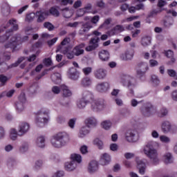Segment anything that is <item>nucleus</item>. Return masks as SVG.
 Returning <instances> with one entry per match:
<instances>
[{"label": "nucleus", "mask_w": 177, "mask_h": 177, "mask_svg": "<svg viewBox=\"0 0 177 177\" xmlns=\"http://www.w3.org/2000/svg\"><path fill=\"white\" fill-rule=\"evenodd\" d=\"M156 145H158V143L153 141L149 142L144 147L143 152L153 164L157 165L160 162V158H158V151L154 148Z\"/></svg>", "instance_id": "f257e3e1"}, {"label": "nucleus", "mask_w": 177, "mask_h": 177, "mask_svg": "<svg viewBox=\"0 0 177 177\" xmlns=\"http://www.w3.org/2000/svg\"><path fill=\"white\" fill-rule=\"evenodd\" d=\"M50 142L53 147L62 149L70 142V137L66 132H59L52 137Z\"/></svg>", "instance_id": "f03ea898"}, {"label": "nucleus", "mask_w": 177, "mask_h": 177, "mask_svg": "<svg viewBox=\"0 0 177 177\" xmlns=\"http://www.w3.org/2000/svg\"><path fill=\"white\" fill-rule=\"evenodd\" d=\"M71 162H68L65 164V169L66 171H74L77 168V162L80 164L82 161L81 155L77 153H73L71 155Z\"/></svg>", "instance_id": "7ed1b4c3"}, {"label": "nucleus", "mask_w": 177, "mask_h": 177, "mask_svg": "<svg viewBox=\"0 0 177 177\" xmlns=\"http://www.w3.org/2000/svg\"><path fill=\"white\" fill-rule=\"evenodd\" d=\"M37 114V115L35 118L36 124L37 127H44V125L48 122V120H49L48 111L45 110H40Z\"/></svg>", "instance_id": "20e7f679"}, {"label": "nucleus", "mask_w": 177, "mask_h": 177, "mask_svg": "<svg viewBox=\"0 0 177 177\" xmlns=\"http://www.w3.org/2000/svg\"><path fill=\"white\" fill-rule=\"evenodd\" d=\"M93 34H94L95 37L91 39L89 46L86 47V52H92V50H95V49L99 48V41H100V39L98 37L102 35V33L95 30Z\"/></svg>", "instance_id": "39448f33"}, {"label": "nucleus", "mask_w": 177, "mask_h": 177, "mask_svg": "<svg viewBox=\"0 0 177 177\" xmlns=\"http://www.w3.org/2000/svg\"><path fill=\"white\" fill-rule=\"evenodd\" d=\"M161 131L163 133H169V132L171 133H176V130L175 129L174 126L168 120L162 122Z\"/></svg>", "instance_id": "423d86ee"}, {"label": "nucleus", "mask_w": 177, "mask_h": 177, "mask_svg": "<svg viewBox=\"0 0 177 177\" xmlns=\"http://www.w3.org/2000/svg\"><path fill=\"white\" fill-rule=\"evenodd\" d=\"M91 109L94 111H102L106 109V101L103 99L95 100L91 103Z\"/></svg>", "instance_id": "0eeeda50"}, {"label": "nucleus", "mask_w": 177, "mask_h": 177, "mask_svg": "<svg viewBox=\"0 0 177 177\" xmlns=\"http://www.w3.org/2000/svg\"><path fill=\"white\" fill-rule=\"evenodd\" d=\"M153 110H154V106L151 103H147L140 108V112L145 117L153 115Z\"/></svg>", "instance_id": "6e6552de"}, {"label": "nucleus", "mask_w": 177, "mask_h": 177, "mask_svg": "<svg viewBox=\"0 0 177 177\" xmlns=\"http://www.w3.org/2000/svg\"><path fill=\"white\" fill-rule=\"evenodd\" d=\"M138 67L139 68H141V69L137 70V75L140 78L143 77V75L146 74V72L147 71V70H149V65H147V63L146 62H140L138 64Z\"/></svg>", "instance_id": "1a4fd4ad"}, {"label": "nucleus", "mask_w": 177, "mask_h": 177, "mask_svg": "<svg viewBox=\"0 0 177 177\" xmlns=\"http://www.w3.org/2000/svg\"><path fill=\"white\" fill-rule=\"evenodd\" d=\"M136 162L137 164V168L139 169V174L140 175H145L146 172V162L145 160H141L139 157H136Z\"/></svg>", "instance_id": "9d476101"}, {"label": "nucleus", "mask_w": 177, "mask_h": 177, "mask_svg": "<svg viewBox=\"0 0 177 177\" xmlns=\"http://www.w3.org/2000/svg\"><path fill=\"white\" fill-rule=\"evenodd\" d=\"M125 139L127 142H133L138 140V136H136V131L135 130H127L125 133Z\"/></svg>", "instance_id": "9b49d317"}, {"label": "nucleus", "mask_w": 177, "mask_h": 177, "mask_svg": "<svg viewBox=\"0 0 177 177\" xmlns=\"http://www.w3.org/2000/svg\"><path fill=\"white\" fill-rule=\"evenodd\" d=\"M68 77L72 81H78L80 79V72L75 68H71L68 71Z\"/></svg>", "instance_id": "f8f14e48"}, {"label": "nucleus", "mask_w": 177, "mask_h": 177, "mask_svg": "<svg viewBox=\"0 0 177 177\" xmlns=\"http://www.w3.org/2000/svg\"><path fill=\"white\" fill-rule=\"evenodd\" d=\"M30 131V124L27 122H23L19 126V136H24Z\"/></svg>", "instance_id": "ddd939ff"}, {"label": "nucleus", "mask_w": 177, "mask_h": 177, "mask_svg": "<svg viewBox=\"0 0 177 177\" xmlns=\"http://www.w3.org/2000/svg\"><path fill=\"white\" fill-rule=\"evenodd\" d=\"M92 23L88 21L85 23H82V26L79 30L80 35H85L86 32H89L91 28H93Z\"/></svg>", "instance_id": "4468645a"}, {"label": "nucleus", "mask_w": 177, "mask_h": 177, "mask_svg": "<svg viewBox=\"0 0 177 177\" xmlns=\"http://www.w3.org/2000/svg\"><path fill=\"white\" fill-rule=\"evenodd\" d=\"M106 75H107V72L104 68H97L94 71V77L97 80H104L106 78Z\"/></svg>", "instance_id": "2eb2a0df"}, {"label": "nucleus", "mask_w": 177, "mask_h": 177, "mask_svg": "<svg viewBox=\"0 0 177 177\" xmlns=\"http://www.w3.org/2000/svg\"><path fill=\"white\" fill-rule=\"evenodd\" d=\"M49 16V11H37L36 17H37V23H42L45 21V19Z\"/></svg>", "instance_id": "dca6fc26"}, {"label": "nucleus", "mask_w": 177, "mask_h": 177, "mask_svg": "<svg viewBox=\"0 0 177 177\" xmlns=\"http://www.w3.org/2000/svg\"><path fill=\"white\" fill-rule=\"evenodd\" d=\"M132 77L129 75H122L120 76V82L123 84L124 86H131L132 85Z\"/></svg>", "instance_id": "f3484780"}, {"label": "nucleus", "mask_w": 177, "mask_h": 177, "mask_svg": "<svg viewBox=\"0 0 177 177\" xmlns=\"http://www.w3.org/2000/svg\"><path fill=\"white\" fill-rule=\"evenodd\" d=\"M17 47V36L15 35L10 38V41L5 45V48H10L12 49V52H15V49Z\"/></svg>", "instance_id": "a211bd4d"}, {"label": "nucleus", "mask_w": 177, "mask_h": 177, "mask_svg": "<svg viewBox=\"0 0 177 177\" xmlns=\"http://www.w3.org/2000/svg\"><path fill=\"white\" fill-rule=\"evenodd\" d=\"M110 88V84L107 82H100L96 85V90L97 92H107Z\"/></svg>", "instance_id": "6ab92c4d"}, {"label": "nucleus", "mask_w": 177, "mask_h": 177, "mask_svg": "<svg viewBox=\"0 0 177 177\" xmlns=\"http://www.w3.org/2000/svg\"><path fill=\"white\" fill-rule=\"evenodd\" d=\"M99 169V164L96 160H93L88 164V171L89 174H95Z\"/></svg>", "instance_id": "aec40b11"}, {"label": "nucleus", "mask_w": 177, "mask_h": 177, "mask_svg": "<svg viewBox=\"0 0 177 177\" xmlns=\"http://www.w3.org/2000/svg\"><path fill=\"white\" fill-rule=\"evenodd\" d=\"M125 29L122 25H117L113 29L108 32V34L110 37L113 35H115V34H120V32H122Z\"/></svg>", "instance_id": "412c9836"}, {"label": "nucleus", "mask_w": 177, "mask_h": 177, "mask_svg": "<svg viewBox=\"0 0 177 177\" xmlns=\"http://www.w3.org/2000/svg\"><path fill=\"white\" fill-rule=\"evenodd\" d=\"M84 122L88 128H92L96 127L97 124V120L95 117H89L84 120Z\"/></svg>", "instance_id": "4be33fe9"}, {"label": "nucleus", "mask_w": 177, "mask_h": 177, "mask_svg": "<svg viewBox=\"0 0 177 177\" xmlns=\"http://www.w3.org/2000/svg\"><path fill=\"white\" fill-rule=\"evenodd\" d=\"M84 48H85V44L84 43L76 46L73 50V53H74L75 56L84 55Z\"/></svg>", "instance_id": "5701e85b"}, {"label": "nucleus", "mask_w": 177, "mask_h": 177, "mask_svg": "<svg viewBox=\"0 0 177 177\" xmlns=\"http://www.w3.org/2000/svg\"><path fill=\"white\" fill-rule=\"evenodd\" d=\"M82 99L89 103L91 100H93V94L88 90H84L82 93Z\"/></svg>", "instance_id": "b1692460"}, {"label": "nucleus", "mask_w": 177, "mask_h": 177, "mask_svg": "<svg viewBox=\"0 0 177 177\" xmlns=\"http://www.w3.org/2000/svg\"><path fill=\"white\" fill-rule=\"evenodd\" d=\"M99 59L102 60V62H109V59H110V53L109 51L106 50H102L98 53Z\"/></svg>", "instance_id": "393cba45"}, {"label": "nucleus", "mask_w": 177, "mask_h": 177, "mask_svg": "<svg viewBox=\"0 0 177 177\" xmlns=\"http://www.w3.org/2000/svg\"><path fill=\"white\" fill-rule=\"evenodd\" d=\"M59 52L60 53H63V55H65L66 56L67 59H74V53L71 50H70L68 48L63 49V48L59 47Z\"/></svg>", "instance_id": "a878e982"}, {"label": "nucleus", "mask_w": 177, "mask_h": 177, "mask_svg": "<svg viewBox=\"0 0 177 177\" xmlns=\"http://www.w3.org/2000/svg\"><path fill=\"white\" fill-rule=\"evenodd\" d=\"M80 85L83 88H89L92 85V79L89 77H84L80 81Z\"/></svg>", "instance_id": "bb28decb"}, {"label": "nucleus", "mask_w": 177, "mask_h": 177, "mask_svg": "<svg viewBox=\"0 0 177 177\" xmlns=\"http://www.w3.org/2000/svg\"><path fill=\"white\" fill-rule=\"evenodd\" d=\"M163 161L165 164H173L174 163V156H172V153H166L163 155Z\"/></svg>", "instance_id": "cd10ccee"}, {"label": "nucleus", "mask_w": 177, "mask_h": 177, "mask_svg": "<svg viewBox=\"0 0 177 177\" xmlns=\"http://www.w3.org/2000/svg\"><path fill=\"white\" fill-rule=\"evenodd\" d=\"M70 38L68 37L64 39V40L61 42V44L57 48L56 52H60V50H59V48H62V49H68L67 45L70 44Z\"/></svg>", "instance_id": "c85d7f7f"}, {"label": "nucleus", "mask_w": 177, "mask_h": 177, "mask_svg": "<svg viewBox=\"0 0 177 177\" xmlns=\"http://www.w3.org/2000/svg\"><path fill=\"white\" fill-rule=\"evenodd\" d=\"M111 158H110V155L108 153H104L101 156L100 162L102 165H107L111 161Z\"/></svg>", "instance_id": "c756f323"}, {"label": "nucleus", "mask_w": 177, "mask_h": 177, "mask_svg": "<svg viewBox=\"0 0 177 177\" xmlns=\"http://www.w3.org/2000/svg\"><path fill=\"white\" fill-rule=\"evenodd\" d=\"M36 146L40 149L45 147V137L39 136L36 140Z\"/></svg>", "instance_id": "7c9ffc66"}, {"label": "nucleus", "mask_w": 177, "mask_h": 177, "mask_svg": "<svg viewBox=\"0 0 177 177\" xmlns=\"http://www.w3.org/2000/svg\"><path fill=\"white\" fill-rule=\"evenodd\" d=\"M88 127H82L78 133L79 138H85L87 135H89L90 131L88 129Z\"/></svg>", "instance_id": "2f4dec72"}, {"label": "nucleus", "mask_w": 177, "mask_h": 177, "mask_svg": "<svg viewBox=\"0 0 177 177\" xmlns=\"http://www.w3.org/2000/svg\"><path fill=\"white\" fill-rule=\"evenodd\" d=\"M61 89L62 91V95L64 97H68L71 96V95H73L71 91H70V89H68V87H67V86L66 85H62Z\"/></svg>", "instance_id": "473e14b6"}, {"label": "nucleus", "mask_w": 177, "mask_h": 177, "mask_svg": "<svg viewBox=\"0 0 177 177\" xmlns=\"http://www.w3.org/2000/svg\"><path fill=\"white\" fill-rule=\"evenodd\" d=\"M151 44V37L144 36L141 39V45L142 46H149Z\"/></svg>", "instance_id": "72a5a7b5"}, {"label": "nucleus", "mask_w": 177, "mask_h": 177, "mask_svg": "<svg viewBox=\"0 0 177 177\" xmlns=\"http://www.w3.org/2000/svg\"><path fill=\"white\" fill-rule=\"evenodd\" d=\"M165 56H167V57L171 59V61L169 62V64H174V63H175L176 59L174 57V51L168 50L167 51L165 52Z\"/></svg>", "instance_id": "f704fd0d"}, {"label": "nucleus", "mask_w": 177, "mask_h": 177, "mask_svg": "<svg viewBox=\"0 0 177 177\" xmlns=\"http://www.w3.org/2000/svg\"><path fill=\"white\" fill-rule=\"evenodd\" d=\"M51 80L55 84H60L62 82V75L59 73H54L51 75Z\"/></svg>", "instance_id": "c9c22d12"}, {"label": "nucleus", "mask_w": 177, "mask_h": 177, "mask_svg": "<svg viewBox=\"0 0 177 177\" xmlns=\"http://www.w3.org/2000/svg\"><path fill=\"white\" fill-rule=\"evenodd\" d=\"M1 12L5 16H8L10 12V6L7 3H3L1 5Z\"/></svg>", "instance_id": "e433bc0d"}, {"label": "nucleus", "mask_w": 177, "mask_h": 177, "mask_svg": "<svg viewBox=\"0 0 177 177\" xmlns=\"http://www.w3.org/2000/svg\"><path fill=\"white\" fill-rule=\"evenodd\" d=\"M9 26H12L14 31H17L19 30V25H17V21L15 19H10L8 21L6 27H9Z\"/></svg>", "instance_id": "4c0bfd02"}, {"label": "nucleus", "mask_w": 177, "mask_h": 177, "mask_svg": "<svg viewBox=\"0 0 177 177\" xmlns=\"http://www.w3.org/2000/svg\"><path fill=\"white\" fill-rule=\"evenodd\" d=\"M17 136H19V131L16 129H10V139L11 140H16L17 139Z\"/></svg>", "instance_id": "58836bf2"}, {"label": "nucleus", "mask_w": 177, "mask_h": 177, "mask_svg": "<svg viewBox=\"0 0 177 177\" xmlns=\"http://www.w3.org/2000/svg\"><path fill=\"white\" fill-rule=\"evenodd\" d=\"M88 103H89L88 101H86L82 98L77 101V107L80 110H82V109H85V107H86V104Z\"/></svg>", "instance_id": "ea45409f"}, {"label": "nucleus", "mask_w": 177, "mask_h": 177, "mask_svg": "<svg viewBox=\"0 0 177 177\" xmlns=\"http://www.w3.org/2000/svg\"><path fill=\"white\" fill-rule=\"evenodd\" d=\"M171 26H174V19L172 17L166 18L164 21V26L166 28H169Z\"/></svg>", "instance_id": "a19ab883"}, {"label": "nucleus", "mask_w": 177, "mask_h": 177, "mask_svg": "<svg viewBox=\"0 0 177 177\" xmlns=\"http://www.w3.org/2000/svg\"><path fill=\"white\" fill-rule=\"evenodd\" d=\"M135 51L133 50H127L125 53V57L124 60H132Z\"/></svg>", "instance_id": "79ce46f5"}, {"label": "nucleus", "mask_w": 177, "mask_h": 177, "mask_svg": "<svg viewBox=\"0 0 177 177\" xmlns=\"http://www.w3.org/2000/svg\"><path fill=\"white\" fill-rule=\"evenodd\" d=\"M145 7V6L143 5V3H140L138 5H137L136 7H130L129 8V13H135V12H136V10H140V9H143V8Z\"/></svg>", "instance_id": "37998d69"}, {"label": "nucleus", "mask_w": 177, "mask_h": 177, "mask_svg": "<svg viewBox=\"0 0 177 177\" xmlns=\"http://www.w3.org/2000/svg\"><path fill=\"white\" fill-rule=\"evenodd\" d=\"M102 127L106 131H109L111 128V121L110 120H104L101 123Z\"/></svg>", "instance_id": "c03bdc74"}, {"label": "nucleus", "mask_w": 177, "mask_h": 177, "mask_svg": "<svg viewBox=\"0 0 177 177\" xmlns=\"http://www.w3.org/2000/svg\"><path fill=\"white\" fill-rule=\"evenodd\" d=\"M62 15L65 19H70L73 16V12L68 8H65L62 10Z\"/></svg>", "instance_id": "a18cd8bd"}, {"label": "nucleus", "mask_w": 177, "mask_h": 177, "mask_svg": "<svg viewBox=\"0 0 177 177\" xmlns=\"http://www.w3.org/2000/svg\"><path fill=\"white\" fill-rule=\"evenodd\" d=\"M93 145H95V146H97V147H98V149H100V150H102V149H103V147L104 146V145L103 144V141H102L99 138H95L93 141Z\"/></svg>", "instance_id": "49530a36"}, {"label": "nucleus", "mask_w": 177, "mask_h": 177, "mask_svg": "<svg viewBox=\"0 0 177 177\" xmlns=\"http://www.w3.org/2000/svg\"><path fill=\"white\" fill-rule=\"evenodd\" d=\"M15 109L17 113H21L24 110V103L17 102L15 103Z\"/></svg>", "instance_id": "de8ad7c7"}, {"label": "nucleus", "mask_w": 177, "mask_h": 177, "mask_svg": "<svg viewBox=\"0 0 177 177\" xmlns=\"http://www.w3.org/2000/svg\"><path fill=\"white\" fill-rule=\"evenodd\" d=\"M44 28H47L48 31H53L55 30V26L50 22H45L44 24Z\"/></svg>", "instance_id": "09e8293b"}, {"label": "nucleus", "mask_w": 177, "mask_h": 177, "mask_svg": "<svg viewBox=\"0 0 177 177\" xmlns=\"http://www.w3.org/2000/svg\"><path fill=\"white\" fill-rule=\"evenodd\" d=\"M159 139L162 143H170L171 142V138L167 136H160L159 137Z\"/></svg>", "instance_id": "8fccbe9b"}, {"label": "nucleus", "mask_w": 177, "mask_h": 177, "mask_svg": "<svg viewBox=\"0 0 177 177\" xmlns=\"http://www.w3.org/2000/svg\"><path fill=\"white\" fill-rule=\"evenodd\" d=\"M38 55H39V53L38 52H37L36 54H32L27 57V61L29 62H35V60H37V57H38Z\"/></svg>", "instance_id": "3c124183"}, {"label": "nucleus", "mask_w": 177, "mask_h": 177, "mask_svg": "<svg viewBox=\"0 0 177 177\" xmlns=\"http://www.w3.org/2000/svg\"><path fill=\"white\" fill-rule=\"evenodd\" d=\"M38 89H39V86H38V85H37V84H35V85L30 86V92L31 95H34V94L37 93V92H38Z\"/></svg>", "instance_id": "603ef678"}, {"label": "nucleus", "mask_w": 177, "mask_h": 177, "mask_svg": "<svg viewBox=\"0 0 177 177\" xmlns=\"http://www.w3.org/2000/svg\"><path fill=\"white\" fill-rule=\"evenodd\" d=\"M48 13L49 15H53V16H55L56 17H57V16H59V15L57 9L53 7L50 9V10L48 11Z\"/></svg>", "instance_id": "864d4df0"}, {"label": "nucleus", "mask_w": 177, "mask_h": 177, "mask_svg": "<svg viewBox=\"0 0 177 177\" xmlns=\"http://www.w3.org/2000/svg\"><path fill=\"white\" fill-rule=\"evenodd\" d=\"M58 2H61V5L66 6V5H73V0H57Z\"/></svg>", "instance_id": "5fc2aeb1"}, {"label": "nucleus", "mask_w": 177, "mask_h": 177, "mask_svg": "<svg viewBox=\"0 0 177 177\" xmlns=\"http://www.w3.org/2000/svg\"><path fill=\"white\" fill-rule=\"evenodd\" d=\"M159 115L161 118L168 115V109L165 107L162 108L160 111Z\"/></svg>", "instance_id": "6e6d98bb"}, {"label": "nucleus", "mask_w": 177, "mask_h": 177, "mask_svg": "<svg viewBox=\"0 0 177 177\" xmlns=\"http://www.w3.org/2000/svg\"><path fill=\"white\" fill-rule=\"evenodd\" d=\"M35 16H37V15L35 13L31 12L26 15V21H32V20H34V19H35Z\"/></svg>", "instance_id": "4d7b16f0"}, {"label": "nucleus", "mask_w": 177, "mask_h": 177, "mask_svg": "<svg viewBox=\"0 0 177 177\" xmlns=\"http://www.w3.org/2000/svg\"><path fill=\"white\" fill-rule=\"evenodd\" d=\"M51 91L54 95H59V93H60V91H62V87L54 86L52 87Z\"/></svg>", "instance_id": "13d9d810"}, {"label": "nucleus", "mask_w": 177, "mask_h": 177, "mask_svg": "<svg viewBox=\"0 0 177 177\" xmlns=\"http://www.w3.org/2000/svg\"><path fill=\"white\" fill-rule=\"evenodd\" d=\"M19 150L21 153H26V151L28 150V143L27 142L23 143Z\"/></svg>", "instance_id": "bf43d9fd"}, {"label": "nucleus", "mask_w": 177, "mask_h": 177, "mask_svg": "<svg viewBox=\"0 0 177 177\" xmlns=\"http://www.w3.org/2000/svg\"><path fill=\"white\" fill-rule=\"evenodd\" d=\"M76 122H77V118H73V119L69 120V121L68 122V127H70L71 128V129H74V128L75 127Z\"/></svg>", "instance_id": "052dcab7"}, {"label": "nucleus", "mask_w": 177, "mask_h": 177, "mask_svg": "<svg viewBox=\"0 0 177 177\" xmlns=\"http://www.w3.org/2000/svg\"><path fill=\"white\" fill-rule=\"evenodd\" d=\"M42 165H44V161L41 159L36 160L35 162V168L36 169H39V168H41Z\"/></svg>", "instance_id": "680f3d73"}, {"label": "nucleus", "mask_w": 177, "mask_h": 177, "mask_svg": "<svg viewBox=\"0 0 177 177\" xmlns=\"http://www.w3.org/2000/svg\"><path fill=\"white\" fill-rule=\"evenodd\" d=\"M82 71L84 74V75H89V74H91V73H92V68L91 67H86V68H82Z\"/></svg>", "instance_id": "e2e57ef3"}, {"label": "nucleus", "mask_w": 177, "mask_h": 177, "mask_svg": "<svg viewBox=\"0 0 177 177\" xmlns=\"http://www.w3.org/2000/svg\"><path fill=\"white\" fill-rule=\"evenodd\" d=\"M43 63L45 64V66H46V67H49L53 64V62H52V59L50 58H45Z\"/></svg>", "instance_id": "0e129e2a"}, {"label": "nucleus", "mask_w": 177, "mask_h": 177, "mask_svg": "<svg viewBox=\"0 0 177 177\" xmlns=\"http://www.w3.org/2000/svg\"><path fill=\"white\" fill-rule=\"evenodd\" d=\"M151 81L153 85L157 86L160 84V80H158V77L156 75L151 76Z\"/></svg>", "instance_id": "69168bd1"}, {"label": "nucleus", "mask_w": 177, "mask_h": 177, "mask_svg": "<svg viewBox=\"0 0 177 177\" xmlns=\"http://www.w3.org/2000/svg\"><path fill=\"white\" fill-rule=\"evenodd\" d=\"M19 103H26V94L24 93H21L19 96Z\"/></svg>", "instance_id": "338daca9"}, {"label": "nucleus", "mask_w": 177, "mask_h": 177, "mask_svg": "<svg viewBox=\"0 0 177 177\" xmlns=\"http://www.w3.org/2000/svg\"><path fill=\"white\" fill-rule=\"evenodd\" d=\"M100 19V17H99V15H95V16L91 17V22L93 24H97V21H99Z\"/></svg>", "instance_id": "774afa93"}]
</instances>
